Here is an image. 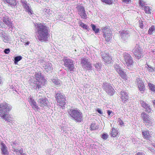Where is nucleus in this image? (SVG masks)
I'll use <instances>...</instances> for the list:
<instances>
[{
	"instance_id": "1",
	"label": "nucleus",
	"mask_w": 155,
	"mask_h": 155,
	"mask_svg": "<svg viewBox=\"0 0 155 155\" xmlns=\"http://www.w3.org/2000/svg\"><path fill=\"white\" fill-rule=\"evenodd\" d=\"M12 109V106L9 104L4 102L0 103V117L5 121L10 122L12 118L8 114V112Z\"/></svg>"
},
{
	"instance_id": "2",
	"label": "nucleus",
	"mask_w": 155,
	"mask_h": 155,
	"mask_svg": "<svg viewBox=\"0 0 155 155\" xmlns=\"http://www.w3.org/2000/svg\"><path fill=\"white\" fill-rule=\"evenodd\" d=\"M123 57L124 64L129 69L133 70L136 63L134 61L132 57L130 54L127 53L124 54Z\"/></svg>"
},
{
	"instance_id": "3",
	"label": "nucleus",
	"mask_w": 155,
	"mask_h": 155,
	"mask_svg": "<svg viewBox=\"0 0 155 155\" xmlns=\"http://www.w3.org/2000/svg\"><path fill=\"white\" fill-rule=\"evenodd\" d=\"M68 114L76 122H81L83 120L82 113L78 109H71L68 111Z\"/></svg>"
},
{
	"instance_id": "4",
	"label": "nucleus",
	"mask_w": 155,
	"mask_h": 155,
	"mask_svg": "<svg viewBox=\"0 0 155 155\" xmlns=\"http://www.w3.org/2000/svg\"><path fill=\"white\" fill-rule=\"evenodd\" d=\"M48 35L47 27L39 24V40L41 41H47Z\"/></svg>"
},
{
	"instance_id": "5",
	"label": "nucleus",
	"mask_w": 155,
	"mask_h": 155,
	"mask_svg": "<svg viewBox=\"0 0 155 155\" xmlns=\"http://www.w3.org/2000/svg\"><path fill=\"white\" fill-rule=\"evenodd\" d=\"M103 33V36L105 38L106 41L109 42L112 38V33L110 27L106 26L101 28Z\"/></svg>"
},
{
	"instance_id": "6",
	"label": "nucleus",
	"mask_w": 155,
	"mask_h": 155,
	"mask_svg": "<svg viewBox=\"0 0 155 155\" xmlns=\"http://www.w3.org/2000/svg\"><path fill=\"white\" fill-rule=\"evenodd\" d=\"M55 97L58 105L61 107H64L66 103V97L64 94L59 91L55 94Z\"/></svg>"
},
{
	"instance_id": "7",
	"label": "nucleus",
	"mask_w": 155,
	"mask_h": 155,
	"mask_svg": "<svg viewBox=\"0 0 155 155\" xmlns=\"http://www.w3.org/2000/svg\"><path fill=\"white\" fill-rule=\"evenodd\" d=\"M62 61L64 62V65L68 68V70L70 71H74V63L73 61L69 58H64Z\"/></svg>"
},
{
	"instance_id": "8",
	"label": "nucleus",
	"mask_w": 155,
	"mask_h": 155,
	"mask_svg": "<svg viewBox=\"0 0 155 155\" xmlns=\"http://www.w3.org/2000/svg\"><path fill=\"white\" fill-rule=\"evenodd\" d=\"M141 116L143 121V123L147 126H151L153 123L152 119L147 114L143 112L141 114Z\"/></svg>"
},
{
	"instance_id": "9",
	"label": "nucleus",
	"mask_w": 155,
	"mask_h": 155,
	"mask_svg": "<svg viewBox=\"0 0 155 155\" xmlns=\"http://www.w3.org/2000/svg\"><path fill=\"white\" fill-rule=\"evenodd\" d=\"M78 14L80 15L81 18L83 19H86L87 18V15L84 7L81 5H78L76 7Z\"/></svg>"
},
{
	"instance_id": "10",
	"label": "nucleus",
	"mask_w": 155,
	"mask_h": 155,
	"mask_svg": "<svg viewBox=\"0 0 155 155\" xmlns=\"http://www.w3.org/2000/svg\"><path fill=\"white\" fill-rule=\"evenodd\" d=\"M0 18L7 27L9 28H12L13 23L11 18L6 16L1 17Z\"/></svg>"
},
{
	"instance_id": "11",
	"label": "nucleus",
	"mask_w": 155,
	"mask_h": 155,
	"mask_svg": "<svg viewBox=\"0 0 155 155\" xmlns=\"http://www.w3.org/2000/svg\"><path fill=\"white\" fill-rule=\"evenodd\" d=\"M102 58L103 61L107 64H110L112 61V59L108 53L102 54Z\"/></svg>"
},
{
	"instance_id": "12",
	"label": "nucleus",
	"mask_w": 155,
	"mask_h": 155,
	"mask_svg": "<svg viewBox=\"0 0 155 155\" xmlns=\"http://www.w3.org/2000/svg\"><path fill=\"white\" fill-rule=\"evenodd\" d=\"M143 50L140 48L136 47L133 52V53L135 57L137 59H139L143 57Z\"/></svg>"
},
{
	"instance_id": "13",
	"label": "nucleus",
	"mask_w": 155,
	"mask_h": 155,
	"mask_svg": "<svg viewBox=\"0 0 155 155\" xmlns=\"http://www.w3.org/2000/svg\"><path fill=\"white\" fill-rule=\"evenodd\" d=\"M10 38L8 35L5 32L2 30L0 33V40L5 43H8L9 40Z\"/></svg>"
},
{
	"instance_id": "14",
	"label": "nucleus",
	"mask_w": 155,
	"mask_h": 155,
	"mask_svg": "<svg viewBox=\"0 0 155 155\" xmlns=\"http://www.w3.org/2000/svg\"><path fill=\"white\" fill-rule=\"evenodd\" d=\"M140 103L141 106L145 109V111L149 113H150L152 111L151 108L150 107V105L147 104L145 101L143 100H140Z\"/></svg>"
},
{
	"instance_id": "15",
	"label": "nucleus",
	"mask_w": 155,
	"mask_h": 155,
	"mask_svg": "<svg viewBox=\"0 0 155 155\" xmlns=\"http://www.w3.org/2000/svg\"><path fill=\"white\" fill-rule=\"evenodd\" d=\"M115 69L122 78L124 79L126 78V74L124 73L118 65H116V67H115Z\"/></svg>"
},
{
	"instance_id": "16",
	"label": "nucleus",
	"mask_w": 155,
	"mask_h": 155,
	"mask_svg": "<svg viewBox=\"0 0 155 155\" xmlns=\"http://www.w3.org/2000/svg\"><path fill=\"white\" fill-rule=\"evenodd\" d=\"M0 148L1 150V153L3 155H8V147L6 145L3 143L1 142Z\"/></svg>"
},
{
	"instance_id": "17",
	"label": "nucleus",
	"mask_w": 155,
	"mask_h": 155,
	"mask_svg": "<svg viewBox=\"0 0 155 155\" xmlns=\"http://www.w3.org/2000/svg\"><path fill=\"white\" fill-rule=\"evenodd\" d=\"M81 64L82 66L91 68V63L89 62V60L86 58H81Z\"/></svg>"
},
{
	"instance_id": "18",
	"label": "nucleus",
	"mask_w": 155,
	"mask_h": 155,
	"mask_svg": "<svg viewBox=\"0 0 155 155\" xmlns=\"http://www.w3.org/2000/svg\"><path fill=\"white\" fill-rule=\"evenodd\" d=\"M142 137L144 139L147 140H150L151 137L150 131L146 129L145 130H142Z\"/></svg>"
},
{
	"instance_id": "19",
	"label": "nucleus",
	"mask_w": 155,
	"mask_h": 155,
	"mask_svg": "<svg viewBox=\"0 0 155 155\" xmlns=\"http://www.w3.org/2000/svg\"><path fill=\"white\" fill-rule=\"evenodd\" d=\"M29 101L32 108L36 111H38V106L35 100L31 97L29 98Z\"/></svg>"
},
{
	"instance_id": "20",
	"label": "nucleus",
	"mask_w": 155,
	"mask_h": 155,
	"mask_svg": "<svg viewBox=\"0 0 155 155\" xmlns=\"http://www.w3.org/2000/svg\"><path fill=\"white\" fill-rule=\"evenodd\" d=\"M22 4L23 6L26 9V11L28 12V13L29 15L32 14V11L31 10L29 5L27 3V2L23 0L22 1Z\"/></svg>"
},
{
	"instance_id": "21",
	"label": "nucleus",
	"mask_w": 155,
	"mask_h": 155,
	"mask_svg": "<svg viewBox=\"0 0 155 155\" xmlns=\"http://www.w3.org/2000/svg\"><path fill=\"white\" fill-rule=\"evenodd\" d=\"M137 84L140 93L142 94L145 91V88L142 81L141 80L138 81Z\"/></svg>"
},
{
	"instance_id": "22",
	"label": "nucleus",
	"mask_w": 155,
	"mask_h": 155,
	"mask_svg": "<svg viewBox=\"0 0 155 155\" xmlns=\"http://www.w3.org/2000/svg\"><path fill=\"white\" fill-rule=\"evenodd\" d=\"M120 98L122 101L125 102L129 99L128 94L125 91H121L120 92Z\"/></svg>"
},
{
	"instance_id": "23",
	"label": "nucleus",
	"mask_w": 155,
	"mask_h": 155,
	"mask_svg": "<svg viewBox=\"0 0 155 155\" xmlns=\"http://www.w3.org/2000/svg\"><path fill=\"white\" fill-rule=\"evenodd\" d=\"M52 66V65L51 63L47 62L44 64V66L43 67L46 70V71L47 72H48L53 70V68Z\"/></svg>"
},
{
	"instance_id": "24",
	"label": "nucleus",
	"mask_w": 155,
	"mask_h": 155,
	"mask_svg": "<svg viewBox=\"0 0 155 155\" xmlns=\"http://www.w3.org/2000/svg\"><path fill=\"white\" fill-rule=\"evenodd\" d=\"M3 1L8 3L12 8H15L17 4L16 0H3Z\"/></svg>"
},
{
	"instance_id": "25",
	"label": "nucleus",
	"mask_w": 155,
	"mask_h": 155,
	"mask_svg": "<svg viewBox=\"0 0 155 155\" xmlns=\"http://www.w3.org/2000/svg\"><path fill=\"white\" fill-rule=\"evenodd\" d=\"M99 126L97 125L95 122L92 123L90 126V130L91 131L98 130Z\"/></svg>"
},
{
	"instance_id": "26",
	"label": "nucleus",
	"mask_w": 155,
	"mask_h": 155,
	"mask_svg": "<svg viewBox=\"0 0 155 155\" xmlns=\"http://www.w3.org/2000/svg\"><path fill=\"white\" fill-rule=\"evenodd\" d=\"M47 83V81L42 76L39 77V87L45 85Z\"/></svg>"
},
{
	"instance_id": "27",
	"label": "nucleus",
	"mask_w": 155,
	"mask_h": 155,
	"mask_svg": "<svg viewBox=\"0 0 155 155\" xmlns=\"http://www.w3.org/2000/svg\"><path fill=\"white\" fill-rule=\"evenodd\" d=\"M118 134V132L117 130L115 129V128L113 127L110 133L111 137H115L117 136Z\"/></svg>"
},
{
	"instance_id": "28",
	"label": "nucleus",
	"mask_w": 155,
	"mask_h": 155,
	"mask_svg": "<svg viewBox=\"0 0 155 155\" xmlns=\"http://www.w3.org/2000/svg\"><path fill=\"white\" fill-rule=\"evenodd\" d=\"M41 104V106H47L48 104V100L46 99H41L40 101Z\"/></svg>"
},
{
	"instance_id": "29",
	"label": "nucleus",
	"mask_w": 155,
	"mask_h": 155,
	"mask_svg": "<svg viewBox=\"0 0 155 155\" xmlns=\"http://www.w3.org/2000/svg\"><path fill=\"white\" fill-rule=\"evenodd\" d=\"M144 10L146 14H150L151 13V7L149 6H145L144 7Z\"/></svg>"
},
{
	"instance_id": "30",
	"label": "nucleus",
	"mask_w": 155,
	"mask_h": 155,
	"mask_svg": "<svg viewBox=\"0 0 155 155\" xmlns=\"http://www.w3.org/2000/svg\"><path fill=\"white\" fill-rule=\"evenodd\" d=\"M148 86L149 89L152 91L155 92V85L150 83H148Z\"/></svg>"
},
{
	"instance_id": "31",
	"label": "nucleus",
	"mask_w": 155,
	"mask_h": 155,
	"mask_svg": "<svg viewBox=\"0 0 155 155\" xmlns=\"http://www.w3.org/2000/svg\"><path fill=\"white\" fill-rule=\"evenodd\" d=\"M34 24L36 31L35 34L36 36V37L39 38V25L37 23L35 24L34 23Z\"/></svg>"
},
{
	"instance_id": "32",
	"label": "nucleus",
	"mask_w": 155,
	"mask_h": 155,
	"mask_svg": "<svg viewBox=\"0 0 155 155\" xmlns=\"http://www.w3.org/2000/svg\"><path fill=\"white\" fill-rule=\"evenodd\" d=\"M114 91V90L112 87L107 89L106 92L110 95H112Z\"/></svg>"
},
{
	"instance_id": "33",
	"label": "nucleus",
	"mask_w": 155,
	"mask_h": 155,
	"mask_svg": "<svg viewBox=\"0 0 155 155\" xmlns=\"http://www.w3.org/2000/svg\"><path fill=\"white\" fill-rule=\"evenodd\" d=\"M20 41H21L24 43L25 45H28L30 43V42L28 41H27L26 38L24 39L23 36H22V37L21 38Z\"/></svg>"
},
{
	"instance_id": "34",
	"label": "nucleus",
	"mask_w": 155,
	"mask_h": 155,
	"mask_svg": "<svg viewBox=\"0 0 155 155\" xmlns=\"http://www.w3.org/2000/svg\"><path fill=\"white\" fill-rule=\"evenodd\" d=\"M91 26L92 30L94 31L95 33H97L99 32V29L98 28H96V26L94 24H91Z\"/></svg>"
},
{
	"instance_id": "35",
	"label": "nucleus",
	"mask_w": 155,
	"mask_h": 155,
	"mask_svg": "<svg viewBox=\"0 0 155 155\" xmlns=\"http://www.w3.org/2000/svg\"><path fill=\"white\" fill-rule=\"evenodd\" d=\"M22 58V57L21 56H17L15 57L14 59V63L16 64L17 63L20 61Z\"/></svg>"
},
{
	"instance_id": "36",
	"label": "nucleus",
	"mask_w": 155,
	"mask_h": 155,
	"mask_svg": "<svg viewBox=\"0 0 155 155\" xmlns=\"http://www.w3.org/2000/svg\"><path fill=\"white\" fill-rule=\"evenodd\" d=\"M155 29V26L154 25H152L150 27V28L148 33L150 35H151L153 34V32L154 31Z\"/></svg>"
},
{
	"instance_id": "37",
	"label": "nucleus",
	"mask_w": 155,
	"mask_h": 155,
	"mask_svg": "<svg viewBox=\"0 0 155 155\" xmlns=\"http://www.w3.org/2000/svg\"><path fill=\"white\" fill-rule=\"evenodd\" d=\"M53 82L55 84L59 85L61 84L60 81L59 79H53Z\"/></svg>"
},
{
	"instance_id": "38",
	"label": "nucleus",
	"mask_w": 155,
	"mask_h": 155,
	"mask_svg": "<svg viewBox=\"0 0 155 155\" xmlns=\"http://www.w3.org/2000/svg\"><path fill=\"white\" fill-rule=\"evenodd\" d=\"M80 26L83 28H85V29H87L88 28L86 24L83 23L82 22H81L80 23Z\"/></svg>"
},
{
	"instance_id": "39",
	"label": "nucleus",
	"mask_w": 155,
	"mask_h": 155,
	"mask_svg": "<svg viewBox=\"0 0 155 155\" xmlns=\"http://www.w3.org/2000/svg\"><path fill=\"white\" fill-rule=\"evenodd\" d=\"M5 24L3 22L0 21V28H7V27Z\"/></svg>"
},
{
	"instance_id": "40",
	"label": "nucleus",
	"mask_w": 155,
	"mask_h": 155,
	"mask_svg": "<svg viewBox=\"0 0 155 155\" xmlns=\"http://www.w3.org/2000/svg\"><path fill=\"white\" fill-rule=\"evenodd\" d=\"M101 1L107 4H110L111 3V1L110 0H101Z\"/></svg>"
},
{
	"instance_id": "41",
	"label": "nucleus",
	"mask_w": 155,
	"mask_h": 155,
	"mask_svg": "<svg viewBox=\"0 0 155 155\" xmlns=\"http://www.w3.org/2000/svg\"><path fill=\"white\" fill-rule=\"evenodd\" d=\"M118 122L119 123V124L123 126L124 125V123L123 122L121 118H118Z\"/></svg>"
},
{
	"instance_id": "42",
	"label": "nucleus",
	"mask_w": 155,
	"mask_h": 155,
	"mask_svg": "<svg viewBox=\"0 0 155 155\" xmlns=\"http://www.w3.org/2000/svg\"><path fill=\"white\" fill-rule=\"evenodd\" d=\"M101 138L104 140H106L108 138V135L105 134H103L102 135Z\"/></svg>"
},
{
	"instance_id": "43",
	"label": "nucleus",
	"mask_w": 155,
	"mask_h": 155,
	"mask_svg": "<svg viewBox=\"0 0 155 155\" xmlns=\"http://www.w3.org/2000/svg\"><path fill=\"white\" fill-rule=\"evenodd\" d=\"M131 0H122V1L127 4H129V3L131 2Z\"/></svg>"
},
{
	"instance_id": "44",
	"label": "nucleus",
	"mask_w": 155,
	"mask_h": 155,
	"mask_svg": "<svg viewBox=\"0 0 155 155\" xmlns=\"http://www.w3.org/2000/svg\"><path fill=\"white\" fill-rule=\"evenodd\" d=\"M10 52V50L9 48H7L5 49L4 53L6 54H8Z\"/></svg>"
},
{
	"instance_id": "45",
	"label": "nucleus",
	"mask_w": 155,
	"mask_h": 155,
	"mask_svg": "<svg viewBox=\"0 0 155 155\" xmlns=\"http://www.w3.org/2000/svg\"><path fill=\"white\" fill-rule=\"evenodd\" d=\"M135 155H145V154L143 152L140 151L137 153Z\"/></svg>"
},
{
	"instance_id": "46",
	"label": "nucleus",
	"mask_w": 155,
	"mask_h": 155,
	"mask_svg": "<svg viewBox=\"0 0 155 155\" xmlns=\"http://www.w3.org/2000/svg\"><path fill=\"white\" fill-rule=\"evenodd\" d=\"M139 3L142 7H143L144 5V2L142 0H140Z\"/></svg>"
},
{
	"instance_id": "47",
	"label": "nucleus",
	"mask_w": 155,
	"mask_h": 155,
	"mask_svg": "<svg viewBox=\"0 0 155 155\" xmlns=\"http://www.w3.org/2000/svg\"><path fill=\"white\" fill-rule=\"evenodd\" d=\"M23 153V151L22 150H19L18 152L17 153L18 155H22Z\"/></svg>"
},
{
	"instance_id": "48",
	"label": "nucleus",
	"mask_w": 155,
	"mask_h": 155,
	"mask_svg": "<svg viewBox=\"0 0 155 155\" xmlns=\"http://www.w3.org/2000/svg\"><path fill=\"white\" fill-rule=\"evenodd\" d=\"M139 27L142 29L143 28V24L142 22H140L139 23Z\"/></svg>"
},
{
	"instance_id": "49",
	"label": "nucleus",
	"mask_w": 155,
	"mask_h": 155,
	"mask_svg": "<svg viewBox=\"0 0 155 155\" xmlns=\"http://www.w3.org/2000/svg\"><path fill=\"white\" fill-rule=\"evenodd\" d=\"M35 78L36 79V80L39 81V74L38 73H37L35 75Z\"/></svg>"
},
{
	"instance_id": "50",
	"label": "nucleus",
	"mask_w": 155,
	"mask_h": 155,
	"mask_svg": "<svg viewBox=\"0 0 155 155\" xmlns=\"http://www.w3.org/2000/svg\"><path fill=\"white\" fill-rule=\"evenodd\" d=\"M107 112L108 114L109 115H110V114L112 113V112L110 110H107Z\"/></svg>"
},
{
	"instance_id": "51",
	"label": "nucleus",
	"mask_w": 155,
	"mask_h": 155,
	"mask_svg": "<svg viewBox=\"0 0 155 155\" xmlns=\"http://www.w3.org/2000/svg\"><path fill=\"white\" fill-rule=\"evenodd\" d=\"M97 111L100 114H102V112L99 109H98L97 110Z\"/></svg>"
},
{
	"instance_id": "52",
	"label": "nucleus",
	"mask_w": 155,
	"mask_h": 155,
	"mask_svg": "<svg viewBox=\"0 0 155 155\" xmlns=\"http://www.w3.org/2000/svg\"><path fill=\"white\" fill-rule=\"evenodd\" d=\"M19 150L17 149L16 150V151H15V152L16 153V154H17V153H18Z\"/></svg>"
},
{
	"instance_id": "53",
	"label": "nucleus",
	"mask_w": 155,
	"mask_h": 155,
	"mask_svg": "<svg viewBox=\"0 0 155 155\" xmlns=\"http://www.w3.org/2000/svg\"><path fill=\"white\" fill-rule=\"evenodd\" d=\"M16 149H15V148H14L13 149V150H12L14 151V152H15V151H16Z\"/></svg>"
},
{
	"instance_id": "54",
	"label": "nucleus",
	"mask_w": 155,
	"mask_h": 155,
	"mask_svg": "<svg viewBox=\"0 0 155 155\" xmlns=\"http://www.w3.org/2000/svg\"><path fill=\"white\" fill-rule=\"evenodd\" d=\"M2 82V79H1V78L0 77V84H1Z\"/></svg>"
},
{
	"instance_id": "55",
	"label": "nucleus",
	"mask_w": 155,
	"mask_h": 155,
	"mask_svg": "<svg viewBox=\"0 0 155 155\" xmlns=\"http://www.w3.org/2000/svg\"><path fill=\"white\" fill-rule=\"evenodd\" d=\"M36 88L39 89V85H37V86L36 87Z\"/></svg>"
},
{
	"instance_id": "56",
	"label": "nucleus",
	"mask_w": 155,
	"mask_h": 155,
	"mask_svg": "<svg viewBox=\"0 0 155 155\" xmlns=\"http://www.w3.org/2000/svg\"><path fill=\"white\" fill-rule=\"evenodd\" d=\"M15 144V143H13L12 144V146H14V145Z\"/></svg>"
},
{
	"instance_id": "57",
	"label": "nucleus",
	"mask_w": 155,
	"mask_h": 155,
	"mask_svg": "<svg viewBox=\"0 0 155 155\" xmlns=\"http://www.w3.org/2000/svg\"><path fill=\"white\" fill-rule=\"evenodd\" d=\"M151 68L152 70H153V71L154 70L153 69V68Z\"/></svg>"
}]
</instances>
